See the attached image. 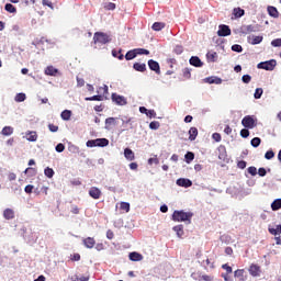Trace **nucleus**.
Listing matches in <instances>:
<instances>
[{"label":"nucleus","mask_w":281,"mask_h":281,"mask_svg":"<svg viewBox=\"0 0 281 281\" xmlns=\"http://www.w3.org/2000/svg\"><path fill=\"white\" fill-rule=\"evenodd\" d=\"M193 216L194 213L192 212L175 211L172 213V221H175V223H186V221H188V223H192Z\"/></svg>","instance_id":"nucleus-1"},{"label":"nucleus","mask_w":281,"mask_h":281,"mask_svg":"<svg viewBox=\"0 0 281 281\" xmlns=\"http://www.w3.org/2000/svg\"><path fill=\"white\" fill-rule=\"evenodd\" d=\"M93 43L95 45L97 43H99V45H106V43H111V36L106 33L97 32L93 35Z\"/></svg>","instance_id":"nucleus-2"},{"label":"nucleus","mask_w":281,"mask_h":281,"mask_svg":"<svg viewBox=\"0 0 281 281\" xmlns=\"http://www.w3.org/2000/svg\"><path fill=\"white\" fill-rule=\"evenodd\" d=\"M276 65H278V61H276V59H270L268 61L259 63L257 68L265 69L266 71H273V69H276Z\"/></svg>","instance_id":"nucleus-3"},{"label":"nucleus","mask_w":281,"mask_h":281,"mask_svg":"<svg viewBox=\"0 0 281 281\" xmlns=\"http://www.w3.org/2000/svg\"><path fill=\"white\" fill-rule=\"evenodd\" d=\"M241 124L245 128H255L256 126V121L254 120V116L251 115H246L243 120H241Z\"/></svg>","instance_id":"nucleus-4"},{"label":"nucleus","mask_w":281,"mask_h":281,"mask_svg":"<svg viewBox=\"0 0 281 281\" xmlns=\"http://www.w3.org/2000/svg\"><path fill=\"white\" fill-rule=\"evenodd\" d=\"M112 102H115L119 106H125L127 104L126 98L117 93H112Z\"/></svg>","instance_id":"nucleus-5"},{"label":"nucleus","mask_w":281,"mask_h":281,"mask_svg":"<svg viewBox=\"0 0 281 281\" xmlns=\"http://www.w3.org/2000/svg\"><path fill=\"white\" fill-rule=\"evenodd\" d=\"M147 65L151 71L157 74V76L161 75V67L159 66L158 61H155V59H149Z\"/></svg>","instance_id":"nucleus-6"},{"label":"nucleus","mask_w":281,"mask_h":281,"mask_svg":"<svg viewBox=\"0 0 281 281\" xmlns=\"http://www.w3.org/2000/svg\"><path fill=\"white\" fill-rule=\"evenodd\" d=\"M117 117L105 119V131H113L117 126Z\"/></svg>","instance_id":"nucleus-7"},{"label":"nucleus","mask_w":281,"mask_h":281,"mask_svg":"<svg viewBox=\"0 0 281 281\" xmlns=\"http://www.w3.org/2000/svg\"><path fill=\"white\" fill-rule=\"evenodd\" d=\"M217 36H232V29L225 24H221L217 31Z\"/></svg>","instance_id":"nucleus-8"},{"label":"nucleus","mask_w":281,"mask_h":281,"mask_svg":"<svg viewBox=\"0 0 281 281\" xmlns=\"http://www.w3.org/2000/svg\"><path fill=\"white\" fill-rule=\"evenodd\" d=\"M89 196H91V199L98 200L100 196H102V191L98 189V187H91L89 190Z\"/></svg>","instance_id":"nucleus-9"},{"label":"nucleus","mask_w":281,"mask_h":281,"mask_svg":"<svg viewBox=\"0 0 281 281\" xmlns=\"http://www.w3.org/2000/svg\"><path fill=\"white\" fill-rule=\"evenodd\" d=\"M254 32H258V27L254 24L241 26V34H251Z\"/></svg>","instance_id":"nucleus-10"},{"label":"nucleus","mask_w":281,"mask_h":281,"mask_svg":"<svg viewBox=\"0 0 281 281\" xmlns=\"http://www.w3.org/2000/svg\"><path fill=\"white\" fill-rule=\"evenodd\" d=\"M177 186H179L180 188H191L192 181L188 178H179L177 180Z\"/></svg>","instance_id":"nucleus-11"},{"label":"nucleus","mask_w":281,"mask_h":281,"mask_svg":"<svg viewBox=\"0 0 281 281\" xmlns=\"http://www.w3.org/2000/svg\"><path fill=\"white\" fill-rule=\"evenodd\" d=\"M82 243L87 249H93L95 247V238L93 237L83 238Z\"/></svg>","instance_id":"nucleus-12"},{"label":"nucleus","mask_w":281,"mask_h":281,"mask_svg":"<svg viewBox=\"0 0 281 281\" xmlns=\"http://www.w3.org/2000/svg\"><path fill=\"white\" fill-rule=\"evenodd\" d=\"M128 258L132 262H140V260H144V256L137 251L130 252Z\"/></svg>","instance_id":"nucleus-13"},{"label":"nucleus","mask_w":281,"mask_h":281,"mask_svg":"<svg viewBox=\"0 0 281 281\" xmlns=\"http://www.w3.org/2000/svg\"><path fill=\"white\" fill-rule=\"evenodd\" d=\"M124 157L127 159V161H134L135 159V153H133V149L125 148L124 149Z\"/></svg>","instance_id":"nucleus-14"},{"label":"nucleus","mask_w":281,"mask_h":281,"mask_svg":"<svg viewBox=\"0 0 281 281\" xmlns=\"http://www.w3.org/2000/svg\"><path fill=\"white\" fill-rule=\"evenodd\" d=\"M190 65L193 67H203V61H201V58L193 56L189 60Z\"/></svg>","instance_id":"nucleus-15"},{"label":"nucleus","mask_w":281,"mask_h":281,"mask_svg":"<svg viewBox=\"0 0 281 281\" xmlns=\"http://www.w3.org/2000/svg\"><path fill=\"white\" fill-rule=\"evenodd\" d=\"M3 218H5V221H12V218H14V210L5 209L3 211Z\"/></svg>","instance_id":"nucleus-16"},{"label":"nucleus","mask_w":281,"mask_h":281,"mask_svg":"<svg viewBox=\"0 0 281 281\" xmlns=\"http://www.w3.org/2000/svg\"><path fill=\"white\" fill-rule=\"evenodd\" d=\"M250 276H254V278L260 276V267L258 265H251L249 268Z\"/></svg>","instance_id":"nucleus-17"},{"label":"nucleus","mask_w":281,"mask_h":281,"mask_svg":"<svg viewBox=\"0 0 281 281\" xmlns=\"http://www.w3.org/2000/svg\"><path fill=\"white\" fill-rule=\"evenodd\" d=\"M268 232H269V234H271L272 236H280V234H281V225L278 224V225L276 226V228L269 226V227H268Z\"/></svg>","instance_id":"nucleus-18"},{"label":"nucleus","mask_w":281,"mask_h":281,"mask_svg":"<svg viewBox=\"0 0 281 281\" xmlns=\"http://www.w3.org/2000/svg\"><path fill=\"white\" fill-rule=\"evenodd\" d=\"M268 14L272 16V19H278L280 16V12L276 7H268Z\"/></svg>","instance_id":"nucleus-19"},{"label":"nucleus","mask_w":281,"mask_h":281,"mask_svg":"<svg viewBox=\"0 0 281 281\" xmlns=\"http://www.w3.org/2000/svg\"><path fill=\"white\" fill-rule=\"evenodd\" d=\"M199 135V130L196 127H191L189 130V139L190 142H194Z\"/></svg>","instance_id":"nucleus-20"},{"label":"nucleus","mask_w":281,"mask_h":281,"mask_svg":"<svg viewBox=\"0 0 281 281\" xmlns=\"http://www.w3.org/2000/svg\"><path fill=\"white\" fill-rule=\"evenodd\" d=\"M14 133V127L12 126H4L1 131V135L4 137H10Z\"/></svg>","instance_id":"nucleus-21"},{"label":"nucleus","mask_w":281,"mask_h":281,"mask_svg":"<svg viewBox=\"0 0 281 281\" xmlns=\"http://www.w3.org/2000/svg\"><path fill=\"white\" fill-rule=\"evenodd\" d=\"M95 146H99L100 148H104L105 146H109V139L106 138H97L94 139Z\"/></svg>","instance_id":"nucleus-22"},{"label":"nucleus","mask_w":281,"mask_h":281,"mask_svg":"<svg viewBox=\"0 0 281 281\" xmlns=\"http://www.w3.org/2000/svg\"><path fill=\"white\" fill-rule=\"evenodd\" d=\"M216 58H218V54L216 52H209L206 54V60L209 63H216Z\"/></svg>","instance_id":"nucleus-23"},{"label":"nucleus","mask_w":281,"mask_h":281,"mask_svg":"<svg viewBox=\"0 0 281 281\" xmlns=\"http://www.w3.org/2000/svg\"><path fill=\"white\" fill-rule=\"evenodd\" d=\"M86 102H102V100H104V97L97 94V95H92V97H87Z\"/></svg>","instance_id":"nucleus-24"},{"label":"nucleus","mask_w":281,"mask_h":281,"mask_svg":"<svg viewBox=\"0 0 281 281\" xmlns=\"http://www.w3.org/2000/svg\"><path fill=\"white\" fill-rule=\"evenodd\" d=\"M133 69H135V71H140V74H144V71H146V64L134 63Z\"/></svg>","instance_id":"nucleus-25"},{"label":"nucleus","mask_w":281,"mask_h":281,"mask_svg":"<svg viewBox=\"0 0 281 281\" xmlns=\"http://www.w3.org/2000/svg\"><path fill=\"white\" fill-rule=\"evenodd\" d=\"M44 74L46 76H56V74H58V69H56L54 66H47Z\"/></svg>","instance_id":"nucleus-26"},{"label":"nucleus","mask_w":281,"mask_h":281,"mask_svg":"<svg viewBox=\"0 0 281 281\" xmlns=\"http://www.w3.org/2000/svg\"><path fill=\"white\" fill-rule=\"evenodd\" d=\"M164 27H166V23L155 22L151 26V30H154V32H161V30H164Z\"/></svg>","instance_id":"nucleus-27"},{"label":"nucleus","mask_w":281,"mask_h":281,"mask_svg":"<svg viewBox=\"0 0 281 281\" xmlns=\"http://www.w3.org/2000/svg\"><path fill=\"white\" fill-rule=\"evenodd\" d=\"M271 210L272 212H278V210H281V199H277L271 203Z\"/></svg>","instance_id":"nucleus-28"},{"label":"nucleus","mask_w":281,"mask_h":281,"mask_svg":"<svg viewBox=\"0 0 281 281\" xmlns=\"http://www.w3.org/2000/svg\"><path fill=\"white\" fill-rule=\"evenodd\" d=\"M61 120L65 122H69L71 120V111L70 110H64L60 114Z\"/></svg>","instance_id":"nucleus-29"},{"label":"nucleus","mask_w":281,"mask_h":281,"mask_svg":"<svg viewBox=\"0 0 281 281\" xmlns=\"http://www.w3.org/2000/svg\"><path fill=\"white\" fill-rule=\"evenodd\" d=\"M26 139L27 142H36V139H38V134H36V132H27Z\"/></svg>","instance_id":"nucleus-30"},{"label":"nucleus","mask_w":281,"mask_h":281,"mask_svg":"<svg viewBox=\"0 0 281 281\" xmlns=\"http://www.w3.org/2000/svg\"><path fill=\"white\" fill-rule=\"evenodd\" d=\"M134 58H137V50H135V48L132 50H128L125 55L126 60H133Z\"/></svg>","instance_id":"nucleus-31"},{"label":"nucleus","mask_w":281,"mask_h":281,"mask_svg":"<svg viewBox=\"0 0 281 281\" xmlns=\"http://www.w3.org/2000/svg\"><path fill=\"white\" fill-rule=\"evenodd\" d=\"M233 14L236 19H240V16H245V10L240 9V8H235L233 10Z\"/></svg>","instance_id":"nucleus-32"},{"label":"nucleus","mask_w":281,"mask_h":281,"mask_svg":"<svg viewBox=\"0 0 281 281\" xmlns=\"http://www.w3.org/2000/svg\"><path fill=\"white\" fill-rule=\"evenodd\" d=\"M4 10H5L7 12H10V14L16 13V7L13 5L12 3H7V4L4 5Z\"/></svg>","instance_id":"nucleus-33"},{"label":"nucleus","mask_w":281,"mask_h":281,"mask_svg":"<svg viewBox=\"0 0 281 281\" xmlns=\"http://www.w3.org/2000/svg\"><path fill=\"white\" fill-rule=\"evenodd\" d=\"M173 232H176L178 238H181L183 236V225L175 226Z\"/></svg>","instance_id":"nucleus-34"},{"label":"nucleus","mask_w":281,"mask_h":281,"mask_svg":"<svg viewBox=\"0 0 281 281\" xmlns=\"http://www.w3.org/2000/svg\"><path fill=\"white\" fill-rule=\"evenodd\" d=\"M112 56L114 58H119V60H124V55L122 54V49H120V50L113 49L112 50Z\"/></svg>","instance_id":"nucleus-35"},{"label":"nucleus","mask_w":281,"mask_h":281,"mask_svg":"<svg viewBox=\"0 0 281 281\" xmlns=\"http://www.w3.org/2000/svg\"><path fill=\"white\" fill-rule=\"evenodd\" d=\"M120 210H123V212H131V204L128 202H121Z\"/></svg>","instance_id":"nucleus-36"},{"label":"nucleus","mask_w":281,"mask_h":281,"mask_svg":"<svg viewBox=\"0 0 281 281\" xmlns=\"http://www.w3.org/2000/svg\"><path fill=\"white\" fill-rule=\"evenodd\" d=\"M261 143L262 139H260V137H255L250 140V144L254 148H258V146H260Z\"/></svg>","instance_id":"nucleus-37"},{"label":"nucleus","mask_w":281,"mask_h":281,"mask_svg":"<svg viewBox=\"0 0 281 281\" xmlns=\"http://www.w3.org/2000/svg\"><path fill=\"white\" fill-rule=\"evenodd\" d=\"M135 50H136V56H142V55L148 56V54H150V50L145 48H135Z\"/></svg>","instance_id":"nucleus-38"},{"label":"nucleus","mask_w":281,"mask_h":281,"mask_svg":"<svg viewBox=\"0 0 281 281\" xmlns=\"http://www.w3.org/2000/svg\"><path fill=\"white\" fill-rule=\"evenodd\" d=\"M184 159H186L187 164H190V161H194V153L188 151L184 155Z\"/></svg>","instance_id":"nucleus-39"},{"label":"nucleus","mask_w":281,"mask_h":281,"mask_svg":"<svg viewBox=\"0 0 281 281\" xmlns=\"http://www.w3.org/2000/svg\"><path fill=\"white\" fill-rule=\"evenodd\" d=\"M263 90L262 88H257L254 94L255 100H260L262 98Z\"/></svg>","instance_id":"nucleus-40"},{"label":"nucleus","mask_w":281,"mask_h":281,"mask_svg":"<svg viewBox=\"0 0 281 281\" xmlns=\"http://www.w3.org/2000/svg\"><path fill=\"white\" fill-rule=\"evenodd\" d=\"M199 281H214V277L210 274H202L199 277Z\"/></svg>","instance_id":"nucleus-41"},{"label":"nucleus","mask_w":281,"mask_h":281,"mask_svg":"<svg viewBox=\"0 0 281 281\" xmlns=\"http://www.w3.org/2000/svg\"><path fill=\"white\" fill-rule=\"evenodd\" d=\"M44 175H45V177H47L48 179H52V177H54V169L47 167V168L44 170Z\"/></svg>","instance_id":"nucleus-42"},{"label":"nucleus","mask_w":281,"mask_h":281,"mask_svg":"<svg viewBox=\"0 0 281 281\" xmlns=\"http://www.w3.org/2000/svg\"><path fill=\"white\" fill-rule=\"evenodd\" d=\"M263 40L262 36L258 35V36H252L251 40V45H260V42Z\"/></svg>","instance_id":"nucleus-43"},{"label":"nucleus","mask_w":281,"mask_h":281,"mask_svg":"<svg viewBox=\"0 0 281 281\" xmlns=\"http://www.w3.org/2000/svg\"><path fill=\"white\" fill-rule=\"evenodd\" d=\"M159 126H160V124H159L158 121H153V122L149 123V128H151V131L159 130Z\"/></svg>","instance_id":"nucleus-44"},{"label":"nucleus","mask_w":281,"mask_h":281,"mask_svg":"<svg viewBox=\"0 0 281 281\" xmlns=\"http://www.w3.org/2000/svg\"><path fill=\"white\" fill-rule=\"evenodd\" d=\"M244 273H245V270L238 269L235 271V278H239L240 281H245V279L243 278Z\"/></svg>","instance_id":"nucleus-45"},{"label":"nucleus","mask_w":281,"mask_h":281,"mask_svg":"<svg viewBox=\"0 0 281 281\" xmlns=\"http://www.w3.org/2000/svg\"><path fill=\"white\" fill-rule=\"evenodd\" d=\"M25 93H18L15 95V102H25Z\"/></svg>","instance_id":"nucleus-46"},{"label":"nucleus","mask_w":281,"mask_h":281,"mask_svg":"<svg viewBox=\"0 0 281 281\" xmlns=\"http://www.w3.org/2000/svg\"><path fill=\"white\" fill-rule=\"evenodd\" d=\"M173 53L177 54L178 56H180V54H183V46L177 45V46L173 48Z\"/></svg>","instance_id":"nucleus-47"},{"label":"nucleus","mask_w":281,"mask_h":281,"mask_svg":"<svg viewBox=\"0 0 281 281\" xmlns=\"http://www.w3.org/2000/svg\"><path fill=\"white\" fill-rule=\"evenodd\" d=\"M248 173L251 175V177H256L258 175V169L256 167H249Z\"/></svg>","instance_id":"nucleus-48"},{"label":"nucleus","mask_w":281,"mask_h":281,"mask_svg":"<svg viewBox=\"0 0 281 281\" xmlns=\"http://www.w3.org/2000/svg\"><path fill=\"white\" fill-rule=\"evenodd\" d=\"M273 157H276V153H273V150H268L266 154H265V158L266 159H273Z\"/></svg>","instance_id":"nucleus-49"},{"label":"nucleus","mask_w":281,"mask_h":281,"mask_svg":"<svg viewBox=\"0 0 281 281\" xmlns=\"http://www.w3.org/2000/svg\"><path fill=\"white\" fill-rule=\"evenodd\" d=\"M241 80H243V82H244L245 85H249V83L251 82V76H249V75H244V76L241 77Z\"/></svg>","instance_id":"nucleus-50"},{"label":"nucleus","mask_w":281,"mask_h":281,"mask_svg":"<svg viewBox=\"0 0 281 281\" xmlns=\"http://www.w3.org/2000/svg\"><path fill=\"white\" fill-rule=\"evenodd\" d=\"M237 168H240V170H245L247 168V161H245V160L238 161Z\"/></svg>","instance_id":"nucleus-51"},{"label":"nucleus","mask_w":281,"mask_h":281,"mask_svg":"<svg viewBox=\"0 0 281 281\" xmlns=\"http://www.w3.org/2000/svg\"><path fill=\"white\" fill-rule=\"evenodd\" d=\"M232 50L233 52H237L238 54H240V52H243V46L238 45V44H234L232 46Z\"/></svg>","instance_id":"nucleus-52"},{"label":"nucleus","mask_w":281,"mask_h":281,"mask_svg":"<svg viewBox=\"0 0 281 281\" xmlns=\"http://www.w3.org/2000/svg\"><path fill=\"white\" fill-rule=\"evenodd\" d=\"M48 130L50 131V133H58V125H54V124H48Z\"/></svg>","instance_id":"nucleus-53"},{"label":"nucleus","mask_w":281,"mask_h":281,"mask_svg":"<svg viewBox=\"0 0 281 281\" xmlns=\"http://www.w3.org/2000/svg\"><path fill=\"white\" fill-rule=\"evenodd\" d=\"M222 269H224V271H226L227 276H229V273H232V271H233L232 267L229 265H227V263H224L222 266Z\"/></svg>","instance_id":"nucleus-54"},{"label":"nucleus","mask_w":281,"mask_h":281,"mask_svg":"<svg viewBox=\"0 0 281 281\" xmlns=\"http://www.w3.org/2000/svg\"><path fill=\"white\" fill-rule=\"evenodd\" d=\"M272 47H281V38H276L271 42Z\"/></svg>","instance_id":"nucleus-55"},{"label":"nucleus","mask_w":281,"mask_h":281,"mask_svg":"<svg viewBox=\"0 0 281 281\" xmlns=\"http://www.w3.org/2000/svg\"><path fill=\"white\" fill-rule=\"evenodd\" d=\"M240 136L244 137L245 139H247V137H249V130L243 128L240 131Z\"/></svg>","instance_id":"nucleus-56"},{"label":"nucleus","mask_w":281,"mask_h":281,"mask_svg":"<svg viewBox=\"0 0 281 281\" xmlns=\"http://www.w3.org/2000/svg\"><path fill=\"white\" fill-rule=\"evenodd\" d=\"M55 150L57 153H63L65 150V145L61 143L57 144V146L55 147Z\"/></svg>","instance_id":"nucleus-57"},{"label":"nucleus","mask_w":281,"mask_h":281,"mask_svg":"<svg viewBox=\"0 0 281 281\" xmlns=\"http://www.w3.org/2000/svg\"><path fill=\"white\" fill-rule=\"evenodd\" d=\"M86 146H88V148H95V139H90L86 143Z\"/></svg>","instance_id":"nucleus-58"},{"label":"nucleus","mask_w":281,"mask_h":281,"mask_svg":"<svg viewBox=\"0 0 281 281\" xmlns=\"http://www.w3.org/2000/svg\"><path fill=\"white\" fill-rule=\"evenodd\" d=\"M147 117H157V112L155 110H147Z\"/></svg>","instance_id":"nucleus-59"},{"label":"nucleus","mask_w":281,"mask_h":281,"mask_svg":"<svg viewBox=\"0 0 281 281\" xmlns=\"http://www.w3.org/2000/svg\"><path fill=\"white\" fill-rule=\"evenodd\" d=\"M182 74H183L184 78L190 79L191 72H190V70L188 68H184L182 70Z\"/></svg>","instance_id":"nucleus-60"},{"label":"nucleus","mask_w":281,"mask_h":281,"mask_svg":"<svg viewBox=\"0 0 281 281\" xmlns=\"http://www.w3.org/2000/svg\"><path fill=\"white\" fill-rule=\"evenodd\" d=\"M77 87H85V79L77 77Z\"/></svg>","instance_id":"nucleus-61"},{"label":"nucleus","mask_w":281,"mask_h":281,"mask_svg":"<svg viewBox=\"0 0 281 281\" xmlns=\"http://www.w3.org/2000/svg\"><path fill=\"white\" fill-rule=\"evenodd\" d=\"M212 138L214 139V142H221V139H222V137H221V135L218 133H214L212 135Z\"/></svg>","instance_id":"nucleus-62"},{"label":"nucleus","mask_w":281,"mask_h":281,"mask_svg":"<svg viewBox=\"0 0 281 281\" xmlns=\"http://www.w3.org/2000/svg\"><path fill=\"white\" fill-rule=\"evenodd\" d=\"M74 281H89V277H76Z\"/></svg>","instance_id":"nucleus-63"},{"label":"nucleus","mask_w":281,"mask_h":281,"mask_svg":"<svg viewBox=\"0 0 281 281\" xmlns=\"http://www.w3.org/2000/svg\"><path fill=\"white\" fill-rule=\"evenodd\" d=\"M105 10H115V3L110 2L105 5Z\"/></svg>","instance_id":"nucleus-64"}]
</instances>
